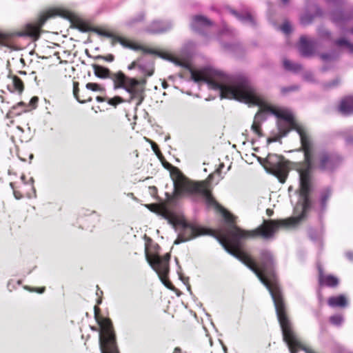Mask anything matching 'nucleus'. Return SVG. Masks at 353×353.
<instances>
[{
	"label": "nucleus",
	"instance_id": "nucleus-16",
	"mask_svg": "<svg viewBox=\"0 0 353 353\" xmlns=\"http://www.w3.org/2000/svg\"><path fill=\"white\" fill-rule=\"evenodd\" d=\"M327 304L331 307H345L348 304L347 297L343 294L331 296L327 300Z\"/></svg>",
	"mask_w": 353,
	"mask_h": 353
},
{
	"label": "nucleus",
	"instance_id": "nucleus-37",
	"mask_svg": "<svg viewBox=\"0 0 353 353\" xmlns=\"http://www.w3.org/2000/svg\"><path fill=\"white\" fill-rule=\"evenodd\" d=\"M97 59H101L108 62H112L114 59V57L112 54H108V56H98Z\"/></svg>",
	"mask_w": 353,
	"mask_h": 353
},
{
	"label": "nucleus",
	"instance_id": "nucleus-14",
	"mask_svg": "<svg viewBox=\"0 0 353 353\" xmlns=\"http://www.w3.org/2000/svg\"><path fill=\"white\" fill-rule=\"evenodd\" d=\"M172 23L170 21H154L147 28V31L152 34H159L170 30Z\"/></svg>",
	"mask_w": 353,
	"mask_h": 353
},
{
	"label": "nucleus",
	"instance_id": "nucleus-27",
	"mask_svg": "<svg viewBox=\"0 0 353 353\" xmlns=\"http://www.w3.org/2000/svg\"><path fill=\"white\" fill-rule=\"evenodd\" d=\"M352 132L353 129H347L343 132L347 145L353 146V137L350 135Z\"/></svg>",
	"mask_w": 353,
	"mask_h": 353
},
{
	"label": "nucleus",
	"instance_id": "nucleus-41",
	"mask_svg": "<svg viewBox=\"0 0 353 353\" xmlns=\"http://www.w3.org/2000/svg\"><path fill=\"white\" fill-rule=\"evenodd\" d=\"M296 89H298L297 86H291V87L283 88L281 89V92L283 93H286V92H290V91L296 90Z\"/></svg>",
	"mask_w": 353,
	"mask_h": 353
},
{
	"label": "nucleus",
	"instance_id": "nucleus-43",
	"mask_svg": "<svg viewBox=\"0 0 353 353\" xmlns=\"http://www.w3.org/2000/svg\"><path fill=\"white\" fill-rule=\"evenodd\" d=\"M79 29L80 31L83 32H88L89 30V28L85 24H81L79 26Z\"/></svg>",
	"mask_w": 353,
	"mask_h": 353
},
{
	"label": "nucleus",
	"instance_id": "nucleus-48",
	"mask_svg": "<svg viewBox=\"0 0 353 353\" xmlns=\"http://www.w3.org/2000/svg\"><path fill=\"white\" fill-rule=\"evenodd\" d=\"M38 100H39V99H38V97H32V98L31 99V100H30V103H31V104H32V105H34V104H35V103H37L38 102Z\"/></svg>",
	"mask_w": 353,
	"mask_h": 353
},
{
	"label": "nucleus",
	"instance_id": "nucleus-26",
	"mask_svg": "<svg viewBox=\"0 0 353 353\" xmlns=\"http://www.w3.org/2000/svg\"><path fill=\"white\" fill-rule=\"evenodd\" d=\"M283 67L288 71L298 72L301 70V65L296 63H292L288 59L283 60Z\"/></svg>",
	"mask_w": 353,
	"mask_h": 353
},
{
	"label": "nucleus",
	"instance_id": "nucleus-32",
	"mask_svg": "<svg viewBox=\"0 0 353 353\" xmlns=\"http://www.w3.org/2000/svg\"><path fill=\"white\" fill-rule=\"evenodd\" d=\"M21 281L20 280L16 281L14 279H10L8 282L7 288L9 291H12L14 289H15L17 285H19L21 284Z\"/></svg>",
	"mask_w": 353,
	"mask_h": 353
},
{
	"label": "nucleus",
	"instance_id": "nucleus-42",
	"mask_svg": "<svg viewBox=\"0 0 353 353\" xmlns=\"http://www.w3.org/2000/svg\"><path fill=\"white\" fill-rule=\"evenodd\" d=\"M256 158H257V160L259 162V163L261 165H262L265 168V167H268V164H267V161H266V158L265 159H263V158L259 157H256Z\"/></svg>",
	"mask_w": 353,
	"mask_h": 353
},
{
	"label": "nucleus",
	"instance_id": "nucleus-54",
	"mask_svg": "<svg viewBox=\"0 0 353 353\" xmlns=\"http://www.w3.org/2000/svg\"><path fill=\"white\" fill-rule=\"evenodd\" d=\"M10 185L14 190V184L12 183H10Z\"/></svg>",
	"mask_w": 353,
	"mask_h": 353
},
{
	"label": "nucleus",
	"instance_id": "nucleus-52",
	"mask_svg": "<svg viewBox=\"0 0 353 353\" xmlns=\"http://www.w3.org/2000/svg\"><path fill=\"white\" fill-rule=\"evenodd\" d=\"M272 213H273V212L271 210H270V209L267 210V214L268 216H271L272 214Z\"/></svg>",
	"mask_w": 353,
	"mask_h": 353
},
{
	"label": "nucleus",
	"instance_id": "nucleus-56",
	"mask_svg": "<svg viewBox=\"0 0 353 353\" xmlns=\"http://www.w3.org/2000/svg\"><path fill=\"white\" fill-rule=\"evenodd\" d=\"M282 1L284 3H287L288 2V0H282Z\"/></svg>",
	"mask_w": 353,
	"mask_h": 353
},
{
	"label": "nucleus",
	"instance_id": "nucleus-6",
	"mask_svg": "<svg viewBox=\"0 0 353 353\" xmlns=\"http://www.w3.org/2000/svg\"><path fill=\"white\" fill-rule=\"evenodd\" d=\"M93 31L95 32L97 34H99L100 36H103V37H106L108 38L112 39V46H114V43L116 42H119L124 48H130L133 50H143L145 53L157 54L159 57H160L161 58L165 59V60H168L177 65H180L183 68H188V63H186L185 61H183L176 58H174L169 54L157 52V51L152 50V49L144 48L141 46L137 45L134 43H131L128 41H127L119 36H117L112 33L105 31V30L94 29Z\"/></svg>",
	"mask_w": 353,
	"mask_h": 353
},
{
	"label": "nucleus",
	"instance_id": "nucleus-20",
	"mask_svg": "<svg viewBox=\"0 0 353 353\" xmlns=\"http://www.w3.org/2000/svg\"><path fill=\"white\" fill-rule=\"evenodd\" d=\"M230 12L231 14L234 15L242 23H245V24H248V25H250L251 26H255V23H255V20L252 17V15L250 14H249V13H247V14H239V13H238L236 11H235L234 10H230Z\"/></svg>",
	"mask_w": 353,
	"mask_h": 353
},
{
	"label": "nucleus",
	"instance_id": "nucleus-44",
	"mask_svg": "<svg viewBox=\"0 0 353 353\" xmlns=\"http://www.w3.org/2000/svg\"><path fill=\"white\" fill-rule=\"evenodd\" d=\"M345 256L346 258L350 260V261H353V252L352 251H347L345 252Z\"/></svg>",
	"mask_w": 353,
	"mask_h": 353
},
{
	"label": "nucleus",
	"instance_id": "nucleus-25",
	"mask_svg": "<svg viewBox=\"0 0 353 353\" xmlns=\"http://www.w3.org/2000/svg\"><path fill=\"white\" fill-rule=\"evenodd\" d=\"M334 44L337 47H345L347 49V51L350 54H353V44L351 43L347 39L345 38H340L334 41Z\"/></svg>",
	"mask_w": 353,
	"mask_h": 353
},
{
	"label": "nucleus",
	"instance_id": "nucleus-19",
	"mask_svg": "<svg viewBox=\"0 0 353 353\" xmlns=\"http://www.w3.org/2000/svg\"><path fill=\"white\" fill-rule=\"evenodd\" d=\"M140 61V59H137V60H135L132 63H131L128 66V69L131 70L132 69H134L136 68H138L139 70L143 74V75L145 77H150L154 73V70L152 68L151 69H146V67L143 65V64H141L139 63Z\"/></svg>",
	"mask_w": 353,
	"mask_h": 353
},
{
	"label": "nucleus",
	"instance_id": "nucleus-46",
	"mask_svg": "<svg viewBox=\"0 0 353 353\" xmlns=\"http://www.w3.org/2000/svg\"><path fill=\"white\" fill-rule=\"evenodd\" d=\"M320 57L324 61H327L331 59V54H321Z\"/></svg>",
	"mask_w": 353,
	"mask_h": 353
},
{
	"label": "nucleus",
	"instance_id": "nucleus-59",
	"mask_svg": "<svg viewBox=\"0 0 353 353\" xmlns=\"http://www.w3.org/2000/svg\"><path fill=\"white\" fill-rule=\"evenodd\" d=\"M351 32L353 34V28L352 29Z\"/></svg>",
	"mask_w": 353,
	"mask_h": 353
},
{
	"label": "nucleus",
	"instance_id": "nucleus-21",
	"mask_svg": "<svg viewBox=\"0 0 353 353\" xmlns=\"http://www.w3.org/2000/svg\"><path fill=\"white\" fill-rule=\"evenodd\" d=\"M310 239L319 243V245H322V238L324 234V230L323 227L318 229L311 228L308 232Z\"/></svg>",
	"mask_w": 353,
	"mask_h": 353
},
{
	"label": "nucleus",
	"instance_id": "nucleus-30",
	"mask_svg": "<svg viewBox=\"0 0 353 353\" xmlns=\"http://www.w3.org/2000/svg\"><path fill=\"white\" fill-rule=\"evenodd\" d=\"M330 321L332 324L339 326L343 323V317L340 314H336L330 318Z\"/></svg>",
	"mask_w": 353,
	"mask_h": 353
},
{
	"label": "nucleus",
	"instance_id": "nucleus-49",
	"mask_svg": "<svg viewBox=\"0 0 353 353\" xmlns=\"http://www.w3.org/2000/svg\"><path fill=\"white\" fill-rule=\"evenodd\" d=\"M96 100L98 102H103V101H105V99L103 97H97Z\"/></svg>",
	"mask_w": 353,
	"mask_h": 353
},
{
	"label": "nucleus",
	"instance_id": "nucleus-15",
	"mask_svg": "<svg viewBox=\"0 0 353 353\" xmlns=\"http://www.w3.org/2000/svg\"><path fill=\"white\" fill-rule=\"evenodd\" d=\"M339 109L343 115L347 116L353 114V97H346L343 99Z\"/></svg>",
	"mask_w": 353,
	"mask_h": 353
},
{
	"label": "nucleus",
	"instance_id": "nucleus-50",
	"mask_svg": "<svg viewBox=\"0 0 353 353\" xmlns=\"http://www.w3.org/2000/svg\"><path fill=\"white\" fill-rule=\"evenodd\" d=\"M28 183L32 187V189H34V187H33V183H34V179L32 177H31L30 179H29V182Z\"/></svg>",
	"mask_w": 353,
	"mask_h": 353
},
{
	"label": "nucleus",
	"instance_id": "nucleus-36",
	"mask_svg": "<svg viewBox=\"0 0 353 353\" xmlns=\"http://www.w3.org/2000/svg\"><path fill=\"white\" fill-rule=\"evenodd\" d=\"M76 84L77 83H74V90H73V94H74V97L76 98V99L81 103H85L87 101L86 100H81L79 97H78V91H79V89L76 87Z\"/></svg>",
	"mask_w": 353,
	"mask_h": 353
},
{
	"label": "nucleus",
	"instance_id": "nucleus-35",
	"mask_svg": "<svg viewBox=\"0 0 353 353\" xmlns=\"http://www.w3.org/2000/svg\"><path fill=\"white\" fill-rule=\"evenodd\" d=\"M329 4H332L334 7H338L345 3V0H325Z\"/></svg>",
	"mask_w": 353,
	"mask_h": 353
},
{
	"label": "nucleus",
	"instance_id": "nucleus-29",
	"mask_svg": "<svg viewBox=\"0 0 353 353\" xmlns=\"http://www.w3.org/2000/svg\"><path fill=\"white\" fill-rule=\"evenodd\" d=\"M85 87L88 90L94 92H103L105 90L103 87L96 83H88Z\"/></svg>",
	"mask_w": 353,
	"mask_h": 353
},
{
	"label": "nucleus",
	"instance_id": "nucleus-55",
	"mask_svg": "<svg viewBox=\"0 0 353 353\" xmlns=\"http://www.w3.org/2000/svg\"><path fill=\"white\" fill-rule=\"evenodd\" d=\"M162 85H163V87L164 88H166V83H163Z\"/></svg>",
	"mask_w": 353,
	"mask_h": 353
},
{
	"label": "nucleus",
	"instance_id": "nucleus-1",
	"mask_svg": "<svg viewBox=\"0 0 353 353\" xmlns=\"http://www.w3.org/2000/svg\"><path fill=\"white\" fill-rule=\"evenodd\" d=\"M233 99L260 108V111L255 115L252 125V131L259 137L261 136L259 120L263 113L268 112L274 114L279 119L277 122V127L281 137H285L291 130L296 131L304 151L305 161L298 168L299 176V199L294 208V216L278 221H265L256 230L245 231L233 224L234 220L232 214L228 212H223V216L230 224L218 238L219 243L226 252L251 270L268 290L274 301L277 318L282 330L283 341L288 345L291 353H296L299 349H302V345L294 334L291 322L285 314V304L275 273L272 254L268 250H262L261 252L260 264L258 266L252 259L241 250V241L243 239L253 238L258 235H261L265 239H271L279 228H290L295 227L304 219L311 205L309 195L312 190V143L306 130L294 121L293 115L290 110L272 107L267 103L265 98Z\"/></svg>",
	"mask_w": 353,
	"mask_h": 353
},
{
	"label": "nucleus",
	"instance_id": "nucleus-47",
	"mask_svg": "<svg viewBox=\"0 0 353 353\" xmlns=\"http://www.w3.org/2000/svg\"><path fill=\"white\" fill-rule=\"evenodd\" d=\"M13 193H14V197H15L17 199H20L21 198H22V195H21L19 192H17V191L14 190V191H13Z\"/></svg>",
	"mask_w": 353,
	"mask_h": 353
},
{
	"label": "nucleus",
	"instance_id": "nucleus-8",
	"mask_svg": "<svg viewBox=\"0 0 353 353\" xmlns=\"http://www.w3.org/2000/svg\"><path fill=\"white\" fill-rule=\"evenodd\" d=\"M59 15H61V12L56 9H50L43 12L36 22L27 23L20 35L28 36L37 39L39 37L41 28L46 21L50 18Z\"/></svg>",
	"mask_w": 353,
	"mask_h": 353
},
{
	"label": "nucleus",
	"instance_id": "nucleus-22",
	"mask_svg": "<svg viewBox=\"0 0 353 353\" xmlns=\"http://www.w3.org/2000/svg\"><path fill=\"white\" fill-rule=\"evenodd\" d=\"M0 46L12 49L14 46L13 36L0 32Z\"/></svg>",
	"mask_w": 353,
	"mask_h": 353
},
{
	"label": "nucleus",
	"instance_id": "nucleus-51",
	"mask_svg": "<svg viewBox=\"0 0 353 353\" xmlns=\"http://www.w3.org/2000/svg\"><path fill=\"white\" fill-rule=\"evenodd\" d=\"M173 353H181V350L179 347H176L173 352Z\"/></svg>",
	"mask_w": 353,
	"mask_h": 353
},
{
	"label": "nucleus",
	"instance_id": "nucleus-28",
	"mask_svg": "<svg viewBox=\"0 0 353 353\" xmlns=\"http://www.w3.org/2000/svg\"><path fill=\"white\" fill-rule=\"evenodd\" d=\"M129 100H130V99L128 100H124L122 97L117 96L113 98L108 99V104H110L111 105L116 106L117 104L121 103H123L125 101H127L128 103H131L134 99H132L130 102L128 101Z\"/></svg>",
	"mask_w": 353,
	"mask_h": 353
},
{
	"label": "nucleus",
	"instance_id": "nucleus-9",
	"mask_svg": "<svg viewBox=\"0 0 353 353\" xmlns=\"http://www.w3.org/2000/svg\"><path fill=\"white\" fill-rule=\"evenodd\" d=\"M170 254L167 253L163 256L159 254L149 255L146 253V259L152 269L158 274L162 283L168 287L165 278L169 272V261Z\"/></svg>",
	"mask_w": 353,
	"mask_h": 353
},
{
	"label": "nucleus",
	"instance_id": "nucleus-17",
	"mask_svg": "<svg viewBox=\"0 0 353 353\" xmlns=\"http://www.w3.org/2000/svg\"><path fill=\"white\" fill-rule=\"evenodd\" d=\"M331 17L332 21L336 26H341V24L343 23L346 21L349 20L350 18V15L343 12L341 10L335 9L332 12Z\"/></svg>",
	"mask_w": 353,
	"mask_h": 353
},
{
	"label": "nucleus",
	"instance_id": "nucleus-34",
	"mask_svg": "<svg viewBox=\"0 0 353 353\" xmlns=\"http://www.w3.org/2000/svg\"><path fill=\"white\" fill-rule=\"evenodd\" d=\"M319 36L322 38L330 39L331 37V32L325 29H320L319 30Z\"/></svg>",
	"mask_w": 353,
	"mask_h": 353
},
{
	"label": "nucleus",
	"instance_id": "nucleus-38",
	"mask_svg": "<svg viewBox=\"0 0 353 353\" xmlns=\"http://www.w3.org/2000/svg\"><path fill=\"white\" fill-rule=\"evenodd\" d=\"M24 288L26 289V290H28L30 291H32V292H38L39 294H42L45 291V288L44 287L41 288H34V289H33V288H30V287L25 286Z\"/></svg>",
	"mask_w": 353,
	"mask_h": 353
},
{
	"label": "nucleus",
	"instance_id": "nucleus-7",
	"mask_svg": "<svg viewBox=\"0 0 353 353\" xmlns=\"http://www.w3.org/2000/svg\"><path fill=\"white\" fill-rule=\"evenodd\" d=\"M266 161L268 167H265V170L275 175L281 183H285L288 171L283 157L276 154H269Z\"/></svg>",
	"mask_w": 353,
	"mask_h": 353
},
{
	"label": "nucleus",
	"instance_id": "nucleus-4",
	"mask_svg": "<svg viewBox=\"0 0 353 353\" xmlns=\"http://www.w3.org/2000/svg\"><path fill=\"white\" fill-rule=\"evenodd\" d=\"M172 179L174 194L176 197L201 194L204 196L208 207H212L220 211L223 210L213 198L204 183H194L185 178L179 170L176 171Z\"/></svg>",
	"mask_w": 353,
	"mask_h": 353
},
{
	"label": "nucleus",
	"instance_id": "nucleus-11",
	"mask_svg": "<svg viewBox=\"0 0 353 353\" xmlns=\"http://www.w3.org/2000/svg\"><path fill=\"white\" fill-rule=\"evenodd\" d=\"M212 25V22L202 15L194 16L190 23L192 29L200 34H203Z\"/></svg>",
	"mask_w": 353,
	"mask_h": 353
},
{
	"label": "nucleus",
	"instance_id": "nucleus-53",
	"mask_svg": "<svg viewBox=\"0 0 353 353\" xmlns=\"http://www.w3.org/2000/svg\"><path fill=\"white\" fill-rule=\"evenodd\" d=\"M21 180L23 181V183H26V182L25 181V176H24V175H22V176H21Z\"/></svg>",
	"mask_w": 353,
	"mask_h": 353
},
{
	"label": "nucleus",
	"instance_id": "nucleus-31",
	"mask_svg": "<svg viewBox=\"0 0 353 353\" xmlns=\"http://www.w3.org/2000/svg\"><path fill=\"white\" fill-rule=\"evenodd\" d=\"M280 29L283 33L286 34L290 33L292 31L291 25L288 21L284 22L283 24L281 26Z\"/></svg>",
	"mask_w": 353,
	"mask_h": 353
},
{
	"label": "nucleus",
	"instance_id": "nucleus-24",
	"mask_svg": "<svg viewBox=\"0 0 353 353\" xmlns=\"http://www.w3.org/2000/svg\"><path fill=\"white\" fill-rule=\"evenodd\" d=\"M8 88L11 92L17 91L21 92L23 90V83L19 77L14 76L11 79V84L8 85Z\"/></svg>",
	"mask_w": 353,
	"mask_h": 353
},
{
	"label": "nucleus",
	"instance_id": "nucleus-3",
	"mask_svg": "<svg viewBox=\"0 0 353 353\" xmlns=\"http://www.w3.org/2000/svg\"><path fill=\"white\" fill-rule=\"evenodd\" d=\"M159 214L164 219L167 220L176 232L177 238L174 243L176 245L192 240L197 236L207 234L205 228L196 223H188L183 215L170 210L167 208H163Z\"/></svg>",
	"mask_w": 353,
	"mask_h": 353
},
{
	"label": "nucleus",
	"instance_id": "nucleus-13",
	"mask_svg": "<svg viewBox=\"0 0 353 353\" xmlns=\"http://www.w3.org/2000/svg\"><path fill=\"white\" fill-rule=\"evenodd\" d=\"M318 271L319 285L327 286L329 288H336L339 285V279L332 274L325 275L323 274V268L320 265H318Z\"/></svg>",
	"mask_w": 353,
	"mask_h": 353
},
{
	"label": "nucleus",
	"instance_id": "nucleus-45",
	"mask_svg": "<svg viewBox=\"0 0 353 353\" xmlns=\"http://www.w3.org/2000/svg\"><path fill=\"white\" fill-rule=\"evenodd\" d=\"M143 18H144V14L143 13H140L137 18L132 19V23H135L137 21H141L143 19Z\"/></svg>",
	"mask_w": 353,
	"mask_h": 353
},
{
	"label": "nucleus",
	"instance_id": "nucleus-23",
	"mask_svg": "<svg viewBox=\"0 0 353 353\" xmlns=\"http://www.w3.org/2000/svg\"><path fill=\"white\" fill-rule=\"evenodd\" d=\"M322 14H323L322 10L319 6H316L315 15L308 14V13L304 14L301 17V23L303 25H307L313 21L314 17H321V16H322Z\"/></svg>",
	"mask_w": 353,
	"mask_h": 353
},
{
	"label": "nucleus",
	"instance_id": "nucleus-2",
	"mask_svg": "<svg viewBox=\"0 0 353 353\" xmlns=\"http://www.w3.org/2000/svg\"><path fill=\"white\" fill-rule=\"evenodd\" d=\"M92 68L96 77L100 79H110L114 83V89L123 88L129 93V102L137 99V105L141 104L147 83L145 77L141 79L129 77L121 71L112 72L108 68L97 64H93Z\"/></svg>",
	"mask_w": 353,
	"mask_h": 353
},
{
	"label": "nucleus",
	"instance_id": "nucleus-18",
	"mask_svg": "<svg viewBox=\"0 0 353 353\" xmlns=\"http://www.w3.org/2000/svg\"><path fill=\"white\" fill-rule=\"evenodd\" d=\"M332 195V190L330 188H326L323 189L320 194V200H319V212L320 213H323L325 211L327 208V204L329 199Z\"/></svg>",
	"mask_w": 353,
	"mask_h": 353
},
{
	"label": "nucleus",
	"instance_id": "nucleus-39",
	"mask_svg": "<svg viewBox=\"0 0 353 353\" xmlns=\"http://www.w3.org/2000/svg\"><path fill=\"white\" fill-rule=\"evenodd\" d=\"M305 80L312 82L314 81V77L312 72H307L304 75Z\"/></svg>",
	"mask_w": 353,
	"mask_h": 353
},
{
	"label": "nucleus",
	"instance_id": "nucleus-12",
	"mask_svg": "<svg viewBox=\"0 0 353 353\" xmlns=\"http://www.w3.org/2000/svg\"><path fill=\"white\" fill-rule=\"evenodd\" d=\"M316 48V41L314 39H307L305 36L300 37L299 50L303 57H310L314 54Z\"/></svg>",
	"mask_w": 353,
	"mask_h": 353
},
{
	"label": "nucleus",
	"instance_id": "nucleus-10",
	"mask_svg": "<svg viewBox=\"0 0 353 353\" xmlns=\"http://www.w3.org/2000/svg\"><path fill=\"white\" fill-rule=\"evenodd\" d=\"M340 163V158L335 154L322 152L320 155L319 168L323 171L331 172L336 168Z\"/></svg>",
	"mask_w": 353,
	"mask_h": 353
},
{
	"label": "nucleus",
	"instance_id": "nucleus-33",
	"mask_svg": "<svg viewBox=\"0 0 353 353\" xmlns=\"http://www.w3.org/2000/svg\"><path fill=\"white\" fill-rule=\"evenodd\" d=\"M339 83H340V81L338 79H336L332 81L330 83H325L323 85V87H324L325 89L332 88L334 87L337 86L339 84Z\"/></svg>",
	"mask_w": 353,
	"mask_h": 353
},
{
	"label": "nucleus",
	"instance_id": "nucleus-57",
	"mask_svg": "<svg viewBox=\"0 0 353 353\" xmlns=\"http://www.w3.org/2000/svg\"><path fill=\"white\" fill-rule=\"evenodd\" d=\"M319 299L320 301H321V295L319 293Z\"/></svg>",
	"mask_w": 353,
	"mask_h": 353
},
{
	"label": "nucleus",
	"instance_id": "nucleus-40",
	"mask_svg": "<svg viewBox=\"0 0 353 353\" xmlns=\"http://www.w3.org/2000/svg\"><path fill=\"white\" fill-rule=\"evenodd\" d=\"M150 143L152 145V149L157 154V155L159 156L160 154H161L159 150L158 145L152 141H150Z\"/></svg>",
	"mask_w": 353,
	"mask_h": 353
},
{
	"label": "nucleus",
	"instance_id": "nucleus-5",
	"mask_svg": "<svg viewBox=\"0 0 353 353\" xmlns=\"http://www.w3.org/2000/svg\"><path fill=\"white\" fill-rule=\"evenodd\" d=\"M99 308L94 307L95 318L99 325V345L101 353H119L116 336L110 319L98 316Z\"/></svg>",
	"mask_w": 353,
	"mask_h": 353
},
{
	"label": "nucleus",
	"instance_id": "nucleus-58",
	"mask_svg": "<svg viewBox=\"0 0 353 353\" xmlns=\"http://www.w3.org/2000/svg\"><path fill=\"white\" fill-rule=\"evenodd\" d=\"M188 290L189 291H190V286H188Z\"/></svg>",
	"mask_w": 353,
	"mask_h": 353
}]
</instances>
